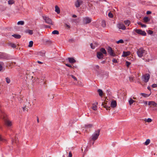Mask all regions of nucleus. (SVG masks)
Returning a JSON list of instances; mask_svg holds the SVG:
<instances>
[{
  "label": "nucleus",
  "mask_w": 157,
  "mask_h": 157,
  "mask_svg": "<svg viewBox=\"0 0 157 157\" xmlns=\"http://www.w3.org/2000/svg\"><path fill=\"white\" fill-rule=\"evenodd\" d=\"M138 56L139 57H141L144 56L147 53V51L144 49L143 48H141L137 49L136 52Z\"/></svg>",
  "instance_id": "f257e3e1"
},
{
  "label": "nucleus",
  "mask_w": 157,
  "mask_h": 157,
  "mask_svg": "<svg viewBox=\"0 0 157 157\" xmlns=\"http://www.w3.org/2000/svg\"><path fill=\"white\" fill-rule=\"evenodd\" d=\"M100 130L98 129L93 134L91 139L94 141L96 140L98 138L100 134Z\"/></svg>",
  "instance_id": "f03ea898"
},
{
  "label": "nucleus",
  "mask_w": 157,
  "mask_h": 157,
  "mask_svg": "<svg viewBox=\"0 0 157 157\" xmlns=\"http://www.w3.org/2000/svg\"><path fill=\"white\" fill-rule=\"evenodd\" d=\"M108 53L111 56L114 57L117 56L112 48L109 46L107 49Z\"/></svg>",
  "instance_id": "7ed1b4c3"
},
{
  "label": "nucleus",
  "mask_w": 157,
  "mask_h": 157,
  "mask_svg": "<svg viewBox=\"0 0 157 157\" xmlns=\"http://www.w3.org/2000/svg\"><path fill=\"white\" fill-rule=\"evenodd\" d=\"M135 31L138 34L142 36H146L147 35V33L145 31L140 29H136Z\"/></svg>",
  "instance_id": "20e7f679"
},
{
  "label": "nucleus",
  "mask_w": 157,
  "mask_h": 157,
  "mask_svg": "<svg viewBox=\"0 0 157 157\" xmlns=\"http://www.w3.org/2000/svg\"><path fill=\"white\" fill-rule=\"evenodd\" d=\"M43 18L46 23L50 25H53L52 21L51 19L47 16H43Z\"/></svg>",
  "instance_id": "39448f33"
},
{
  "label": "nucleus",
  "mask_w": 157,
  "mask_h": 157,
  "mask_svg": "<svg viewBox=\"0 0 157 157\" xmlns=\"http://www.w3.org/2000/svg\"><path fill=\"white\" fill-rule=\"evenodd\" d=\"M4 121L5 125L7 127H10L12 125V122L8 119H4Z\"/></svg>",
  "instance_id": "423d86ee"
},
{
  "label": "nucleus",
  "mask_w": 157,
  "mask_h": 157,
  "mask_svg": "<svg viewBox=\"0 0 157 157\" xmlns=\"http://www.w3.org/2000/svg\"><path fill=\"white\" fill-rule=\"evenodd\" d=\"M144 80L143 81L145 82H147L150 78V75L148 74H146L143 76Z\"/></svg>",
  "instance_id": "0eeeda50"
},
{
  "label": "nucleus",
  "mask_w": 157,
  "mask_h": 157,
  "mask_svg": "<svg viewBox=\"0 0 157 157\" xmlns=\"http://www.w3.org/2000/svg\"><path fill=\"white\" fill-rule=\"evenodd\" d=\"M91 21L90 18L88 17H86L83 18V22L85 24H86L90 23Z\"/></svg>",
  "instance_id": "6e6552de"
},
{
  "label": "nucleus",
  "mask_w": 157,
  "mask_h": 157,
  "mask_svg": "<svg viewBox=\"0 0 157 157\" xmlns=\"http://www.w3.org/2000/svg\"><path fill=\"white\" fill-rule=\"evenodd\" d=\"M104 56L103 54L100 52H98L97 53V57L99 59H102Z\"/></svg>",
  "instance_id": "1a4fd4ad"
},
{
  "label": "nucleus",
  "mask_w": 157,
  "mask_h": 157,
  "mask_svg": "<svg viewBox=\"0 0 157 157\" xmlns=\"http://www.w3.org/2000/svg\"><path fill=\"white\" fill-rule=\"evenodd\" d=\"M45 51L44 50H43L42 51L37 52V55L38 56H40L44 57L45 56Z\"/></svg>",
  "instance_id": "9d476101"
},
{
  "label": "nucleus",
  "mask_w": 157,
  "mask_h": 157,
  "mask_svg": "<svg viewBox=\"0 0 157 157\" xmlns=\"http://www.w3.org/2000/svg\"><path fill=\"white\" fill-rule=\"evenodd\" d=\"M82 3V1H80L79 0H77L76 2L75 3V6L77 8H78L80 7L81 4Z\"/></svg>",
  "instance_id": "9b49d317"
},
{
  "label": "nucleus",
  "mask_w": 157,
  "mask_h": 157,
  "mask_svg": "<svg viewBox=\"0 0 157 157\" xmlns=\"http://www.w3.org/2000/svg\"><path fill=\"white\" fill-rule=\"evenodd\" d=\"M118 28L120 29H122V30H125L126 29V27L124 25L122 24H119L117 25Z\"/></svg>",
  "instance_id": "f8f14e48"
},
{
  "label": "nucleus",
  "mask_w": 157,
  "mask_h": 157,
  "mask_svg": "<svg viewBox=\"0 0 157 157\" xmlns=\"http://www.w3.org/2000/svg\"><path fill=\"white\" fill-rule=\"evenodd\" d=\"M68 59L70 63H73L76 62V60L73 57H69Z\"/></svg>",
  "instance_id": "ddd939ff"
},
{
  "label": "nucleus",
  "mask_w": 157,
  "mask_h": 157,
  "mask_svg": "<svg viewBox=\"0 0 157 157\" xmlns=\"http://www.w3.org/2000/svg\"><path fill=\"white\" fill-rule=\"evenodd\" d=\"M130 54V52L129 51L127 52H123V54L122 55V57H126L129 55Z\"/></svg>",
  "instance_id": "4468645a"
},
{
  "label": "nucleus",
  "mask_w": 157,
  "mask_h": 157,
  "mask_svg": "<svg viewBox=\"0 0 157 157\" xmlns=\"http://www.w3.org/2000/svg\"><path fill=\"white\" fill-rule=\"evenodd\" d=\"M117 102L115 101H112L111 104V106L114 108L117 106Z\"/></svg>",
  "instance_id": "2eb2a0df"
},
{
  "label": "nucleus",
  "mask_w": 157,
  "mask_h": 157,
  "mask_svg": "<svg viewBox=\"0 0 157 157\" xmlns=\"http://www.w3.org/2000/svg\"><path fill=\"white\" fill-rule=\"evenodd\" d=\"M102 105L107 110H110V107L109 106H108L107 105L106 103H105H105H104V104L102 103Z\"/></svg>",
  "instance_id": "dca6fc26"
},
{
  "label": "nucleus",
  "mask_w": 157,
  "mask_h": 157,
  "mask_svg": "<svg viewBox=\"0 0 157 157\" xmlns=\"http://www.w3.org/2000/svg\"><path fill=\"white\" fill-rule=\"evenodd\" d=\"M12 36L15 38L19 39L21 38V36L19 34H14Z\"/></svg>",
  "instance_id": "f3484780"
},
{
  "label": "nucleus",
  "mask_w": 157,
  "mask_h": 157,
  "mask_svg": "<svg viewBox=\"0 0 157 157\" xmlns=\"http://www.w3.org/2000/svg\"><path fill=\"white\" fill-rule=\"evenodd\" d=\"M93 125L92 124H89L85 125V128L86 129L90 128L92 127Z\"/></svg>",
  "instance_id": "a211bd4d"
},
{
  "label": "nucleus",
  "mask_w": 157,
  "mask_h": 157,
  "mask_svg": "<svg viewBox=\"0 0 157 157\" xmlns=\"http://www.w3.org/2000/svg\"><path fill=\"white\" fill-rule=\"evenodd\" d=\"M9 59V58H7L6 56H4L3 54L0 53V59Z\"/></svg>",
  "instance_id": "6ab92c4d"
},
{
  "label": "nucleus",
  "mask_w": 157,
  "mask_h": 157,
  "mask_svg": "<svg viewBox=\"0 0 157 157\" xmlns=\"http://www.w3.org/2000/svg\"><path fill=\"white\" fill-rule=\"evenodd\" d=\"M100 51H101L100 52H101L103 54H104L105 55L107 54V52L105 49L103 48H101L100 49Z\"/></svg>",
  "instance_id": "aec40b11"
},
{
  "label": "nucleus",
  "mask_w": 157,
  "mask_h": 157,
  "mask_svg": "<svg viewBox=\"0 0 157 157\" xmlns=\"http://www.w3.org/2000/svg\"><path fill=\"white\" fill-rule=\"evenodd\" d=\"M143 20L145 23H147L150 21V19L147 17H144L143 18Z\"/></svg>",
  "instance_id": "412c9836"
},
{
  "label": "nucleus",
  "mask_w": 157,
  "mask_h": 157,
  "mask_svg": "<svg viewBox=\"0 0 157 157\" xmlns=\"http://www.w3.org/2000/svg\"><path fill=\"white\" fill-rule=\"evenodd\" d=\"M97 92L99 94V95L100 97H102L103 96V92L102 90L100 89H99L98 90Z\"/></svg>",
  "instance_id": "4be33fe9"
},
{
  "label": "nucleus",
  "mask_w": 157,
  "mask_h": 157,
  "mask_svg": "<svg viewBox=\"0 0 157 157\" xmlns=\"http://www.w3.org/2000/svg\"><path fill=\"white\" fill-rule=\"evenodd\" d=\"M25 33H28L30 35H32L33 33V32L32 30H30L29 29L26 30L25 31Z\"/></svg>",
  "instance_id": "5701e85b"
},
{
  "label": "nucleus",
  "mask_w": 157,
  "mask_h": 157,
  "mask_svg": "<svg viewBox=\"0 0 157 157\" xmlns=\"http://www.w3.org/2000/svg\"><path fill=\"white\" fill-rule=\"evenodd\" d=\"M55 11L57 12L58 14L60 13V9L57 6H55Z\"/></svg>",
  "instance_id": "b1692460"
},
{
  "label": "nucleus",
  "mask_w": 157,
  "mask_h": 157,
  "mask_svg": "<svg viewBox=\"0 0 157 157\" xmlns=\"http://www.w3.org/2000/svg\"><path fill=\"white\" fill-rule=\"evenodd\" d=\"M140 95L145 98L148 97L150 95V94H148L144 93H141Z\"/></svg>",
  "instance_id": "393cba45"
},
{
  "label": "nucleus",
  "mask_w": 157,
  "mask_h": 157,
  "mask_svg": "<svg viewBox=\"0 0 157 157\" xmlns=\"http://www.w3.org/2000/svg\"><path fill=\"white\" fill-rule=\"evenodd\" d=\"M124 23L125 25L129 26L130 24V21L128 20H126L124 21Z\"/></svg>",
  "instance_id": "a878e982"
},
{
  "label": "nucleus",
  "mask_w": 157,
  "mask_h": 157,
  "mask_svg": "<svg viewBox=\"0 0 157 157\" xmlns=\"http://www.w3.org/2000/svg\"><path fill=\"white\" fill-rule=\"evenodd\" d=\"M137 23L138 25H141L142 27H144L145 28L147 26V25H146L142 24L140 22H138Z\"/></svg>",
  "instance_id": "bb28decb"
},
{
  "label": "nucleus",
  "mask_w": 157,
  "mask_h": 157,
  "mask_svg": "<svg viewBox=\"0 0 157 157\" xmlns=\"http://www.w3.org/2000/svg\"><path fill=\"white\" fill-rule=\"evenodd\" d=\"M136 102V101L132 100L131 98H130L129 101V104L130 105H131L133 102Z\"/></svg>",
  "instance_id": "cd10ccee"
},
{
  "label": "nucleus",
  "mask_w": 157,
  "mask_h": 157,
  "mask_svg": "<svg viewBox=\"0 0 157 157\" xmlns=\"http://www.w3.org/2000/svg\"><path fill=\"white\" fill-rule=\"evenodd\" d=\"M154 107H157V104L154 101H151V105Z\"/></svg>",
  "instance_id": "c85d7f7f"
},
{
  "label": "nucleus",
  "mask_w": 157,
  "mask_h": 157,
  "mask_svg": "<svg viewBox=\"0 0 157 157\" xmlns=\"http://www.w3.org/2000/svg\"><path fill=\"white\" fill-rule=\"evenodd\" d=\"M24 24V22L23 21H19L17 23L18 25H23Z\"/></svg>",
  "instance_id": "c756f323"
},
{
  "label": "nucleus",
  "mask_w": 157,
  "mask_h": 157,
  "mask_svg": "<svg viewBox=\"0 0 157 157\" xmlns=\"http://www.w3.org/2000/svg\"><path fill=\"white\" fill-rule=\"evenodd\" d=\"M106 25L105 22V21H102L101 22V26L102 27L104 28Z\"/></svg>",
  "instance_id": "7c9ffc66"
},
{
  "label": "nucleus",
  "mask_w": 157,
  "mask_h": 157,
  "mask_svg": "<svg viewBox=\"0 0 157 157\" xmlns=\"http://www.w3.org/2000/svg\"><path fill=\"white\" fill-rule=\"evenodd\" d=\"M150 140L149 139H147L146 141L144 143V144L146 145H148L150 143Z\"/></svg>",
  "instance_id": "2f4dec72"
},
{
  "label": "nucleus",
  "mask_w": 157,
  "mask_h": 157,
  "mask_svg": "<svg viewBox=\"0 0 157 157\" xmlns=\"http://www.w3.org/2000/svg\"><path fill=\"white\" fill-rule=\"evenodd\" d=\"M52 33L53 34H59V32L57 30H55L52 32Z\"/></svg>",
  "instance_id": "473e14b6"
},
{
  "label": "nucleus",
  "mask_w": 157,
  "mask_h": 157,
  "mask_svg": "<svg viewBox=\"0 0 157 157\" xmlns=\"http://www.w3.org/2000/svg\"><path fill=\"white\" fill-rule=\"evenodd\" d=\"M9 45H10L11 47L13 48H15L16 47V44L13 43H10L9 44Z\"/></svg>",
  "instance_id": "72a5a7b5"
},
{
  "label": "nucleus",
  "mask_w": 157,
  "mask_h": 157,
  "mask_svg": "<svg viewBox=\"0 0 157 157\" xmlns=\"http://www.w3.org/2000/svg\"><path fill=\"white\" fill-rule=\"evenodd\" d=\"M92 108L94 110H96L97 109V107L96 105H95L94 104L93 105Z\"/></svg>",
  "instance_id": "f704fd0d"
},
{
  "label": "nucleus",
  "mask_w": 157,
  "mask_h": 157,
  "mask_svg": "<svg viewBox=\"0 0 157 157\" xmlns=\"http://www.w3.org/2000/svg\"><path fill=\"white\" fill-rule=\"evenodd\" d=\"M45 43L46 44L49 45L52 44V42L50 40H48L45 41Z\"/></svg>",
  "instance_id": "c9c22d12"
},
{
  "label": "nucleus",
  "mask_w": 157,
  "mask_h": 157,
  "mask_svg": "<svg viewBox=\"0 0 157 157\" xmlns=\"http://www.w3.org/2000/svg\"><path fill=\"white\" fill-rule=\"evenodd\" d=\"M13 0H9L8 1V3L9 5H12L14 3Z\"/></svg>",
  "instance_id": "e433bc0d"
},
{
  "label": "nucleus",
  "mask_w": 157,
  "mask_h": 157,
  "mask_svg": "<svg viewBox=\"0 0 157 157\" xmlns=\"http://www.w3.org/2000/svg\"><path fill=\"white\" fill-rule=\"evenodd\" d=\"M33 41H30L29 42V47H31L33 46Z\"/></svg>",
  "instance_id": "4c0bfd02"
},
{
  "label": "nucleus",
  "mask_w": 157,
  "mask_h": 157,
  "mask_svg": "<svg viewBox=\"0 0 157 157\" xmlns=\"http://www.w3.org/2000/svg\"><path fill=\"white\" fill-rule=\"evenodd\" d=\"M108 16L110 18H112L113 17V15L111 12H110L108 14Z\"/></svg>",
  "instance_id": "58836bf2"
},
{
  "label": "nucleus",
  "mask_w": 157,
  "mask_h": 157,
  "mask_svg": "<svg viewBox=\"0 0 157 157\" xmlns=\"http://www.w3.org/2000/svg\"><path fill=\"white\" fill-rule=\"evenodd\" d=\"M6 82L7 83L9 84V83H10V80L9 78H8V77L6 78Z\"/></svg>",
  "instance_id": "ea45409f"
},
{
  "label": "nucleus",
  "mask_w": 157,
  "mask_h": 157,
  "mask_svg": "<svg viewBox=\"0 0 157 157\" xmlns=\"http://www.w3.org/2000/svg\"><path fill=\"white\" fill-rule=\"evenodd\" d=\"M124 41L123 40L120 39L119 40L117 41L116 42L117 43V44H118L119 43H124Z\"/></svg>",
  "instance_id": "a19ab883"
},
{
  "label": "nucleus",
  "mask_w": 157,
  "mask_h": 157,
  "mask_svg": "<svg viewBox=\"0 0 157 157\" xmlns=\"http://www.w3.org/2000/svg\"><path fill=\"white\" fill-rule=\"evenodd\" d=\"M152 120L151 119L148 118L147 119H145V121L147 122H151L152 121Z\"/></svg>",
  "instance_id": "79ce46f5"
},
{
  "label": "nucleus",
  "mask_w": 157,
  "mask_h": 157,
  "mask_svg": "<svg viewBox=\"0 0 157 157\" xmlns=\"http://www.w3.org/2000/svg\"><path fill=\"white\" fill-rule=\"evenodd\" d=\"M131 64V63H130L128 61H127L126 62V65L127 67H129V66Z\"/></svg>",
  "instance_id": "37998d69"
},
{
  "label": "nucleus",
  "mask_w": 157,
  "mask_h": 157,
  "mask_svg": "<svg viewBox=\"0 0 157 157\" xmlns=\"http://www.w3.org/2000/svg\"><path fill=\"white\" fill-rule=\"evenodd\" d=\"M129 80L131 82H132L134 80V77L132 76H130L129 77Z\"/></svg>",
  "instance_id": "c03bdc74"
},
{
  "label": "nucleus",
  "mask_w": 157,
  "mask_h": 157,
  "mask_svg": "<svg viewBox=\"0 0 157 157\" xmlns=\"http://www.w3.org/2000/svg\"><path fill=\"white\" fill-rule=\"evenodd\" d=\"M17 141H18L16 139V138H15V139L12 138V143H13L14 142H15V143H17Z\"/></svg>",
  "instance_id": "a18cd8bd"
},
{
  "label": "nucleus",
  "mask_w": 157,
  "mask_h": 157,
  "mask_svg": "<svg viewBox=\"0 0 157 157\" xmlns=\"http://www.w3.org/2000/svg\"><path fill=\"white\" fill-rule=\"evenodd\" d=\"M71 77L74 79V80H75V81H77V78L75 77L73 75H70Z\"/></svg>",
  "instance_id": "49530a36"
},
{
  "label": "nucleus",
  "mask_w": 157,
  "mask_h": 157,
  "mask_svg": "<svg viewBox=\"0 0 157 157\" xmlns=\"http://www.w3.org/2000/svg\"><path fill=\"white\" fill-rule=\"evenodd\" d=\"M147 32L150 35H151L153 33V31L150 30H148Z\"/></svg>",
  "instance_id": "de8ad7c7"
},
{
  "label": "nucleus",
  "mask_w": 157,
  "mask_h": 157,
  "mask_svg": "<svg viewBox=\"0 0 157 157\" xmlns=\"http://www.w3.org/2000/svg\"><path fill=\"white\" fill-rule=\"evenodd\" d=\"M22 109H23V110L24 111H28V109L26 108V106H25L24 107H22Z\"/></svg>",
  "instance_id": "09e8293b"
},
{
  "label": "nucleus",
  "mask_w": 157,
  "mask_h": 157,
  "mask_svg": "<svg viewBox=\"0 0 157 157\" xmlns=\"http://www.w3.org/2000/svg\"><path fill=\"white\" fill-rule=\"evenodd\" d=\"M112 62L113 63H117V61L115 59H113L112 60Z\"/></svg>",
  "instance_id": "8fccbe9b"
},
{
  "label": "nucleus",
  "mask_w": 157,
  "mask_h": 157,
  "mask_svg": "<svg viewBox=\"0 0 157 157\" xmlns=\"http://www.w3.org/2000/svg\"><path fill=\"white\" fill-rule=\"evenodd\" d=\"M91 48L92 49H94L95 48V46H94L92 43H91L90 44Z\"/></svg>",
  "instance_id": "3c124183"
},
{
  "label": "nucleus",
  "mask_w": 157,
  "mask_h": 157,
  "mask_svg": "<svg viewBox=\"0 0 157 157\" xmlns=\"http://www.w3.org/2000/svg\"><path fill=\"white\" fill-rule=\"evenodd\" d=\"M151 86L153 88H155L157 87V84H152Z\"/></svg>",
  "instance_id": "603ef678"
},
{
  "label": "nucleus",
  "mask_w": 157,
  "mask_h": 157,
  "mask_svg": "<svg viewBox=\"0 0 157 157\" xmlns=\"http://www.w3.org/2000/svg\"><path fill=\"white\" fill-rule=\"evenodd\" d=\"M72 154L71 152V151H70L69 153V155H68V157H72Z\"/></svg>",
  "instance_id": "864d4df0"
},
{
  "label": "nucleus",
  "mask_w": 157,
  "mask_h": 157,
  "mask_svg": "<svg viewBox=\"0 0 157 157\" xmlns=\"http://www.w3.org/2000/svg\"><path fill=\"white\" fill-rule=\"evenodd\" d=\"M65 65L67 66V67H72V66L70 65V64H65Z\"/></svg>",
  "instance_id": "5fc2aeb1"
},
{
  "label": "nucleus",
  "mask_w": 157,
  "mask_h": 157,
  "mask_svg": "<svg viewBox=\"0 0 157 157\" xmlns=\"http://www.w3.org/2000/svg\"><path fill=\"white\" fill-rule=\"evenodd\" d=\"M151 12L150 11H147V12L146 13L148 15L151 14Z\"/></svg>",
  "instance_id": "6e6d98bb"
},
{
  "label": "nucleus",
  "mask_w": 157,
  "mask_h": 157,
  "mask_svg": "<svg viewBox=\"0 0 157 157\" xmlns=\"http://www.w3.org/2000/svg\"><path fill=\"white\" fill-rule=\"evenodd\" d=\"M44 26L45 28H51V26H50L48 25H44Z\"/></svg>",
  "instance_id": "4d7b16f0"
},
{
  "label": "nucleus",
  "mask_w": 157,
  "mask_h": 157,
  "mask_svg": "<svg viewBox=\"0 0 157 157\" xmlns=\"http://www.w3.org/2000/svg\"><path fill=\"white\" fill-rule=\"evenodd\" d=\"M69 41L70 42H73L74 41V40L72 39H69Z\"/></svg>",
  "instance_id": "13d9d810"
},
{
  "label": "nucleus",
  "mask_w": 157,
  "mask_h": 157,
  "mask_svg": "<svg viewBox=\"0 0 157 157\" xmlns=\"http://www.w3.org/2000/svg\"><path fill=\"white\" fill-rule=\"evenodd\" d=\"M3 68L2 66L0 64V71L2 70Z\"/></svg>",
  "instance_id": "bf43d9fd"
},
{
  "label": "nucleus",
  "mask_w": 157,
  "mask_h": 157,
  "mask_svg": "<svg viewBox=\"0 0 157 157\" xmlns=\"http://www.w3.org/2000/svg\"><path fill=\"white\" fill-rule=\"evenodd\" d=\"M95 67H96V68H97V69H99V68H100L99 66L98 65H96L95 66Z\"/></svg>",
  "instance_id": "052dcab7"
},
{
  "label": "nucleus",
  "mask_w": 157,
  "mask_h": 157,
  "mask_svg": "<svg viewBox=\"0 0 157 157\" xmlns=\"http://www.w3.org/2000/svg\"><path fill=\"white\" fill-rule=\"evenodd\" d=\"M147 89L149 90L150 91H151V87L150 86H148L147 88Z\"/></svg>",
  "instance_id": "680f3d73"
},
{
  "label": "nucleus",
  "mask_w": 157,
  "mask_h": 157,
  "mask_svg": "<svg viewBox=\"0 0 157 157\" xmlns=\"http://www.w3.org/2000/svg\"><path fill=\"white\" fill-rule=\"evenodd\" d=\"M148 105H151V101H149L148 102Z\"/></svg>",
  "instance_id": "e2e57ef3"
},
{
  "label": "nucleus",
  "mask_w": 157,
  "mask_h": 157,
  "mask_svg": "<svg viewBox=\"0 0 157 157\" xmlns=\"http://www.w3.org/2000/svg\"><path fill=\"white\" fill-rule=\"evenodd\" d=\"M37 63H39V64H42L43 63L40 61H37Z\"/></svg>",
  "instance_id": "0e129e2a"
},
{
  "label": "nucleus",
  "mask_w": 157,
  "mask_h": 157,
  "mask_svg": "<svg viewBox=\"0 0 157 157\" xmlns=\"http://www.w3.org/2000/svg\"><path fill=\"white\" fill-rule=\"evenodd\" d=\"M72 17L75 18L77 17V16L75 14H74L73 15Z\"/></svg>",
  "instance_id": "69168bd1"
},
{
  "label": "nucleus",
  "mask_w": 157,
  "mask_h": 157,
  "mask_svg": "<svg viewBox=\"0 0 157 157\" xmlns=\"http://www.w3.org/2000/svg\"><path fill=\"white\" fill-rule=\"evenodd\" d=\"M37 122L38 123H39V119L38 118V117H37Z\"/></svg>",
  "instance_id": "338daca9"
},
{
  "label": "nucleus",
  "mask_w": 157,
  "mask_h": 157,
  "mask_svg": "<svg viewBox=\"0 0 157 157\" xmlns=\"http://www.w3.org/2000/svg\"><path fill=\"white\" fill-rule=\"evenodd\" d=\"M144 103L146 105H147V101H145L144 102Z\"/></svg>",
  "instance_id": "774afa93"
}]
</instances>
